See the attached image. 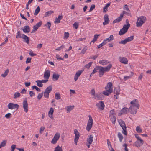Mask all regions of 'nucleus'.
I'll return each mask as SVG.
<instances>
[{"label": "nucleus", "instance_id": "obj_1", "mask_svg": "<svg viewBox=\"0 0 151 151\" xmlns=\"http://www.w3.org/2000/svg\"><path fill=\"white\" fill-rule=\"evenodd\" d=\"M112 66L111 64H109L106 67H103L101 66H97L94 68L93 72L90 74V76H92L95 73L98 72L99 76L101 77L104 75L105 72L108 71L110 70Z\"/></svg>", "mask_w": 151, "mask_h": 151}, {"label": "nucleus", "instance_id": "obj_2", "mask_svg": "<svg viewBox=\"0 0 151 151\" xmlns=\"http://www.w3.org/2000/svg\"><path fill=\"white\" fill-rule=\"evenodd\" d=\"M146 20V17L143 16H141L138 18L136 22V26L137 27L141 26Z\"/></svg>", "mask_w": 151, "mask_h": 151}, {"label": "nucleus", "instance_id": "obj_3", "mask_svg": "<svg viewBox=\"0 0 151 151\" xmlns=\"http://www.w3.org/2000/svg\"><path fill=\"white\" fill-rule=\"evenodd\" d=\"M118 122L123 129V130L122 131V133L125 135H127V127H126L124 122L122 119H120L118 121Z\"/></svg>", "mask_w": 151, "mask_h": 151}, {"label": "nucleus", "instance_id": "obj_4", "mask_svg": "<svg viewBox=\"0 0 151 151\" xmlns=\"http://www.w3.org/2000/svg\"><path fill=\"white\" fill-rule=\"evenodd\" d=\"M89 120L87 123V126L86 127V130L89 131L92 127L93 124V120L91 116L89 115Z\"/></svg>", "mask_w": 151, "mask_h": 151}, {"label": "nucleus", "instance_id": "obj_5", "mask_svg": "<svg viewBox=\"0 0 151 151\" xmlns=\"http://www.w3.org/2000/svg\"><path fill=\"white\" fill-rule=\"evenodd\" d=\"M74 134H75V138L74 139L75 144L76 145L80 136V134L79 132L76 129H75L74 130Z\"/></svg>", "mask_w": 151, "mask_h": 151}, {"label": "nucleus", "instance_id": "obj_6", "mask_svg": "<svg viewBox=\"0 0 151 151\" xmlns=\"http://www.w3.org/2000/svg\"><path fill=\"white\" fill-rule=\"evenodd\" d=\"M19 106L18 104L11 103H9L8 105V108L11 109H16L17 110Z\"/></svg>", "mask_w": 151, "mask_h": 151}, {"label": "nucleus", "instance_id": "obj_7", "mask_svg": "<svg viewBox=\"0 0 151 151\" xmlns=\"http://www.w3.org/2000/svg\"><path fill=\"white\" fill-rule=\"evenodd\" d=\"M134 36H132L129 37L123 40H122L119 42V44H122L123 45H125L129 42H130L132 41L134 39Z\"/></svg>", "mask_w": 151, "mask_h": 151}, {"label": "nucleus", "instance_id": "obj_8", "mask_svg": "<svg viewBox=\"0 0 151 151\" xmlns=\"http://www.w3.org/2000/svg\"><path fill=\"white\" fill-rule=\"evenodd\" d=\"M22 104L24 110L26 113H27L28 110V104L26 98L23 100Z\"/></svg>", "mask_w": 151, "mask_h": 151}, {"label": "nucleus", "instance_id": "obj_9", "mask_svg": "<svg viewBox=\"0 0 151 151\" xmlns=\"http://www.w3.org/2000/svg\"><path fill=\"white\" fill-rule=\"evenodd\" d=\"M129 112V109L126 107L122 108L119 112L118 116H120L123 114H127Z\"/></svg>", "mask_w": 151, "mask_h": 151}, {"label": "nucleus", "instance_id": "obj_10", "mask_svg": "<svg viewBox=\"0 0 151 151\" xmlns=\"http://www.w3.org/2000/svg\"><path fill=\"white\" fill-rule=\"evenodd\" d=\"M96 106L99 109L102 111L104 109L105 105L103 101H100L96 104Z\"/></svg>", "mask_w": 151, "mask_h": 151}, {"label": "nucleus", "instance_id": "obj_11", "mask_svg": "<svg viewBox=\"0 0 151 151\" xmlns=\"http://www.w3.org/2000/svg\"><path fill=\"white\" fill-rule=\"evenodd\" d=\"M132 105H134V107L139 109V101L137 99H135L130 102Z\"/></svg>", "mask_w": 151, "mask_h": 151}, {"label": "nucleus", "instance_id": "obj_12", "mask_svg": "<svg viewBox=\"0 0 151 151\" xmlns=\"http://www.w3.org/2000/svg\"><path fill=\"white\" fill-rule=\"evenodd\" d=\"M129 28L123 26V28L120 29L119 32V35H122L125 34Z\"/></svg>", "mask_w": 151, "mask_h": 151}, {"label": "nucleus", "instance_id": "obj_13", "mask_svg": "<svg viewBox=\"0 0 151 151\" xmlns=\"http://www.w3.org/2000/svg\"><path fill=\"white\" fill-rule=\"evenodd\" d=\"M134 105H131L129 108V112L132 114H135L137 112V108L134 107Z\"/></svg>", "mask_w": 151, "mask_h": 151}, {"label": "nucleus", "instance_id": "obj_14", "mask_svg": "<svg viewBox=\"0 0 151 151\" xmlns=\"http://www.w3.org/2000/svg\"><path fill=\"white\" fill-rule=\"evenodd\" d=\"M93 98L97 100H102L104 98V97L102 94L101 93H96Z\"/></svg>", "mask_w": 151, "mask_h": 151}, {"label": "nucleus", "instance_id": "obj_15", "mask_svg": "<svg viewBox=\"0 0 151 151\" xmlns=\"http://www.w3.org/2000/svg\"><path fill=\"white\" fill-rule=\"evenodd\" d=\"M144 143L143 140L141 139L137 140L135 142L134 144L135 146L137 147H140Z\"/></svg>", "mask_w": 151, "mask_h": 151}, {"label": "nucleus", "instance_id": "obj_16", "mask_svg": "<svg viewBox=\"0 0 151 151\" xmlns=\"http://www.w3.org/2000/svg\"><path fill=\"white\" fill-rule=\"evenodd\" d=\"M104 21L103 23L104 25H106L109 23L110 20L107 14H105L104 15Z\"/></svg>", "mask_w": 151, "mask_h": 151}, {"label": "nucleus", "instance_id": "obj_17", "mask_svg": "<svg viewBox=\"0 0 151 151\" xmlns=\"http://www.w3.org/2000/svg\"><path fill=\"white\" fill-rule=\"evenodd\" d=\"M120 91V88H114V96L116 99H118V95L119 94Z\"/></svg>", "mask_w": 151, "mask_h": 151}, {"label": "nucleus", "instance_id": "obj_18", "mask_svg": "<svg viewBox=\"0 0 151 151\" xmlns=\"http://www.w3.org/2000/svg\"><path fill=\"white\" fill-rule=\"evenodd\" d=\"M119 61L122 63L127 64L128 63V60L125 57H119Z\"/></svg>", "mask_w": 151, "mask_h": 151}, {"label": "nucleus", "instance_id": "obj_19", "mask_svg": "<svg viewBox=\"0 0 151 151\" xmlns=\"http://www.w3.org/2000/svg\"><path fill=\"white\" fill-rule=\"evenodd\" d=\"M74 105L68 106L66 107L65 109L67 111V113H70V112L74 109Z\"/></svg>", "mask_w": 151, "mask_h": 151}, {"label": "nucleus", "instance_id": "obj_20", "mask_svg": "<svg viewBox=\"0 0 151 151\" xmlns=\"http://www.w3.org/2000/svg\"><path fill=\"white\" fill-rule=\"evenodd\" d=\"M123 18V14H121L120 15V16L118 17L116 19L114 20L113 21V23H118L120 21L122 20V19Z\"/></svg>", "mask_w": 151, "mask_h": 151}, {"label": "nucleus", "instance_id": "obj_21", "mask_svg": "<svg viewBox=\"0 0 151 151\" xmlns=\"http://www.w3.org/2000/svg\"><path fill=\"white\" fill-rule=\"evenodd\" d=\"M50 76V72L49 70H47L44 72V78L45 79H48Z\"/></svg>", "mask_w": 151, "mask_h": 151}, {"label": "nucleus", "instance_id": "obj_22", "mask_svg": "<svg viewBox=\"0 0 151 151\" xmlns=\"http://www.w3.org/2000/svg\"><path fill=\"white\" fill-rule=\"evenodd\" d=\"M112 85L111 82H109L107 85V86L105 87V88L106 89H107L109 90V89L111 90V91H112L113 89L112 88Z\"/></svg>", "mask_w": 151, "mask_h": 151}, {"label": "nucleus", "instance_id": "obj_23", "mask_svg": "<svg viewBox=\"0 0 151 151\" xmlns=\"http://www.w3.org/2000/svg\"><path fill=\"white\" fill-rule=\"evenodd\" d=\"M23 31L24 33H28L30 31L29 27V26H26L24 27L23 29Z\"/></svg>", "mask_w": 151, "mask_h": 151}, {"label": "nucleus", "instance_id": "obj_24", "mask_svg": "<svg viewBox=\"0 0 151 151\" xmlns=\"http://www.w3.org/2000/svg\"><path fill=\"white\" fill-rule=\"evenodd\" d=\"M23 39H24L25 42L27 44H28L29 42V38L26 35L24 34H22V37Z\"/></svg>", "mask_w": 151, "mask_h": 151}, {"label": "nucleus", "instance_id": "obj_25", "mask_svg": "<svg viewBox=\"0 0 151 151\" xmlns=\"http://www.w3.org/2000/svg\"><path fill=\"white\" fill-rule=\"evenodd\" d=\"M106 90V91H103V94L105 95L108 96L112 92V91H111L110 89H109V90L107 89Z\"/></svg>", "mask_w": 151, "mask_h": 151}, {"label": "nucleus", "instance_id": "obj_26", "mask_svg": "<svg viewBox=\"0 0 151 151\" xmlns=\"http://www.w3.org/2000/svg\"><path fill=\"white\" fill-rule=\"evenodd\" d=\"M54 112V110L52 108H51L50 109V111L48 112V116L51 118H52V115Z\"/></svg>", "mask_w": 151, "mask_h": 151}, {"label": "nucleus", "instance_id": "obj_27", "mask_svg": "<svg viewBox=\"0 0 151 151\" xmlns=\"http://www.w3.org/2000/svg\"><path fill=\"white\" fill-rule=\"evenodd\" d=\"M100 35V34L95 35H94V38L93 39V40L90 43V44H91L92 42L93 43H94L97 40V39L98 38V37Z\"/></svg>", "mask_w": 151, "mask_h": 151}, {"label": "nucleus", "instance_id": "obj_28", "mask_svg": "<svg viewBox=\"0 0 151 151\" xmlns=\"http://www.w3.org/2000/svg\"><path fill=\"white\" fill-rule=\"evenodd\" d=\"M108 63L106 60H102L99 61V63L102 65H104L107 64Z\"/></svg>", "mask_w": 151, "mask_h": 151}, {"label": "nucleus", "instance_id": "obj_29", "mask_svg": "<svg viewBox=\"0 0 151 151\" xmlns=\"http://www.w3.org/2000/svg\"><path fill=\"white\" fill-rule=\"evenodd\" d=\"M93 137L92 135H90L89 136V138L87 139V141L90 144H91L93 141Z\"/></svg>", "mask_w": 151, "mask_h": 151}, {"label": "nucleus", "instance_id": "obj_30", "mask_svg": "<svg viewBox=\"0 0 151 151\" xmlns=\"http://www.w3.org/2000/svg\"><path fill=\"white\" fill-rule=\"evenodd\" d=\"M110 119L113 124H115L116 119V117L115 116H109Z\"/></svg>", "mask_w": 151, "mask_h": 151}, {"label": "nucleus", "instance_id": "obj_31", "mask_svg": "<svg viewBox=\"0 0 151 151\" xmlns=\"http://www.w3.org/2000/svg\"><path fill=\"white\" fill-rule=\"evenodd\" d=\"M42 24V21H40L39 22L37 23L35 25L33 26V27L35 29L37 30L38 28Z\"/></svg>", "mask_w": 151, "mask_h": 151}, {"label": "nucleus", "instance_id": "obj_32", "mask_svg": "<svg viewBox=\"0 0 151 151\" xmlns=\"http://www.w3.org/2000/svg\"><path fill=\"white\" fill-rule=\"evenodd\" d=\"M118 137L119 138L120 142H122L123 139V137L120 132L118 133Z\"/></svg>", "mask_w": 151, "mask_h": 151}, {"label": "nucleus", "instance_id": "obj_33", "mask_svg": "<svg viewBox=\"0 0 151 151\" xmlns=\"http://www.w3.org/2000/svg\"><path fill=\"white\" fill-rule=\"evenodd\" d=\"M57 142V133H56L53 138L52 141L51 142L53 144H55Z\"/></svg>", "mask_w": 151, "mask_h": 151}, {"label": "nucleus", "instance_id": "obj_34", "mask_svg": "<svg viewBox=\"0 0 151 151\" xmlns=\"http://www.w3.org/2000/svg\"><path fill=\"white\" fill-rule=\"evenodd\" d=\"M52 90V87L51 86L48 87L45 90V91L50 93Z\"/></svg>", "mask_w": 151, "mask_h": 151}, {"label": "nucleus", "instance_id": "obj_35", "mask_svg": "<svg viewBox=\"0 0 151 151\" xmlns=\"http://www.w3.org/2000/svg\"><path fill=\"white\" fill-rule=\"evenodd\" d=\"M110 3H109L107 4L103 8V11L104 12H106L107 11V8L109 7L110 6Z\"/></svg>", "mask_w": 151, "mask_h": 151}, {"label": "nucleus", "instance_id": "obj_36", "mask_svg": "<svg viewBox=\"0 0 151 151\" xmlns=\"http://www.w3.org/2000/svg\"><path fill=\"white\" fill-rule=\"evenodd\" d=\"M114 39V36L113 35H111L108 38H106L105 40H106V42H110L113 40Z\"/></svg>", "mask_w": 151, "mask_h": 151}, {"label": "nucleus", "instance_id": "obj_37", "mask_svg": "<svg viewBox=\"0 0 151 151\" xmlns=\"http://www.w3.org/2000/svg\"><path fill=\"white\" fill-rule=\"evenodd\" d=\"M37 83V86L39 87H42L43 86V84L41 81V80H37L36 81Z\"/></svg>", "mask_w": 151, "mask_h": 151}, {"label": "nucleus", "instance_id": "obj_38", "mask_svg": "<svg viewBox=\"0 0 151 151\" xmlns=\"http://www.w3.org/2000/svg\"><path fill=\"white\" fill-rule=\"evenodd\" d=\"M9 72V69H7L3 74H1V76L3 77H5L8 75V74Z\"/></svg>", "mask_w": 151, "mask_h": 151}, {"label": "nucleus", "instance_id": "obj_39", "mask_svg": "<svg viewBox=\"0 0 151 151\" xmlns=\"http://www.w3.org/2000/svg\"><path fill=\"white\" fill-rule=\"evenodd\" d=\"M40 10V8L39 6H38L35 10L34 15H37L39 12Z\"/></svg>", "mask_w": 151, "mask_h": 151}, {"label": "nucleus", "instance_id": "obj_40", "mask_svg": "<svg viewBox=\"0 0 151 151\" xmlns=\"http://www.w3.org/2000/svg\"><path fill=\"white\" fill-rule=\"evenodd\" d=\"M83 70H81L78 71H77L75 75H76V76L79 77V76H80V75L83 72Z\"/></svg>", "mask_w": 151, "mask_h": 151}, {"label": "nucleus", "instance_id": "obj_41", "mask_svg": "<svg viewBox=\"0 0 151 151\" xmlns=\"http://www.w3.org/2000/svg\"><path fill=\"white\" fill-rule=\"evenodd\" d=\"M131 76H125L124 77V79L125 81L130 78L133 75V73L132 72H131Z\"/></svg>", "mask_w": 151, "mask_h": 151}, {"label": "nucleus", "instance_id": "obj_42", "mask_svg": "<svg viewBox=\"0 0 151 151\" xmlns=\"http://www.w3.org/2000/svg\"><path fill=\"white\" fill-rule=\"evenodd\" d=\"M22 34H20L19 31L17 34L16 37L17 38H20L22 37Z\"/></svg>", "mask_w": 151, "mask_h": 151}, {"label": "nucleus", "instance_id": "obj_43", "mask_svg": "<svg viewBox=\"0 0 151 151\" xmlns=\"http://www.w3.org/2000/svg\"><path fill=\"white\" fill-rule=\"evenodd\" d=\"M136 131L138 133H141L142 131V129L139 126H137L136 128Z\"/></svg>", "mask_w": 151, "mask_h": 151}, {"label": "nucleus", "instance_id": "obj_44", "mask_svg": "<svg viewBox=\"0 0 151 151\" xmlns=\"http://www.w3.org/2000/svg\"><path fill=\"white\" fill-rule=\"evenodd\" d=\"M14 99H16L17 98L19 97L20 96V94L19 92H15L14 95Z\"/></svg>", "mask_w": 151, "mask_h": 151}, {"label": "nucleus", "instance_id": "obj_45", "mask_svg": "<svg viewBox=\"0 0 151 151\" xmlns=\"http://www.w3.org/2000/svg\"><path fill=\"white\" fill-rule=\"evenodd\" d=\"M87 50V47L86 46L85 47L83 48L81 51V53L84 54L86 52V50Z\"/></svg>", "mask_w": 151, "mask_h": 151}, {"label": "nucleus", "instance_id": "obj_46", "mask_svg": "<svg viewBox=\"0 0 151 151\" xmlns=\"http://www.w3.org/2000/svg\"><path fill=\"white\" fill-rule=\"evenodd\" d=\"M53 11H51L47 12L45 14V17H46L49 16V15H51V14L52 13H53Z\"/></svg>", "mask_w": 151, "mask_h": 151}, {"label": "nucleus", "instance_id": "obj_47", "mask_svg": "<svg viewBox=\"0 0 151 151\" xmlns=\"http://www.w3.org/2000/svg\"><path fill=\"white\" fill-rule=\"evenodd\" d=\"M73 26L75 27V29H77L78 27L79 24L78 22H76L73 24Z\"/></svg>", "mask_w": 151, "mask_h": 151}, {"label": "nucleus", "instance_id": "obj_48", "mask_svg": "<svg viewBox=\"0 0 151 151\" xmlns=\"http://www.w3.org/2000/svg\"><path fill=\"white\" fill-rule=\"evenodd\" d=\"M69 36V34L68 32H65L64 33V39H68Z\"/></svg>", "mask_w": 151, "mask_h": 151}, {"label": "nucleus", "instance_id": "obj_49", "mask_svg": "<svg viewBox=\"0 0 151 151\" xmlns=\"http://www.w3.org/2000/svg\"><path fill=\"white\" fill-rule=\"evenodd\" d=\"M63 16L62 15H59L57 18V23L60 22V20L62 19Z\"/></svg>", "mask_w": 151, "mask_h": 151}, {"label": "nucleus", "instance_id": "obj_50", "mask_svg": "<svg viewBox=\"0 0 151 151\" xmlns=\"http://www.w3.org/2000/svg\"><path fill=\"white\" fill-rule=\"evenodd\" d=\"M92 63L93 62H89L85 65V67L88 69L90 67Z\"/></svg>", "mask_w": 151, "mask_h": 151}, {"label": "nucleus", "instance_id": "obj_51", "mask_svg": "<svg viewBox=\"0 0 151 151\" xmlns=\"http://www.w3.org/2000/svg\"><path fill=\"white\" fill-rule=\"evenodd\" d=\"M32 88L33 89H35L38 92H40L41 91L40 89L35 86H32Z\"/></svg>", "mask_w": 151, "mask_h": 151}, {"label": "nucleus", "instance_id": "obj_52", "mask_svg": "<svg viewBox=\"0 0 151 151\" xmlns=\"http://www.w3.org/2000/svg\"><path fill=\"white\" fill-rule=\"evenodd\" d=\"M126 23L127 24H124V26L129 28L130 26V24L129 23L128 19H127L126 20Z\"/></svg>", "mask_w": 151, "mask_h": 151}, {"label": "nucleus", "instance_id": "obj_53", "mask_svg": "<svg viewBox=\"0 0 151 151\" xmlns=\"http://www.w3.org/2000/svg\"><path fill=\"white\" fill-rule=\"evenodd\" d=\"M114 110H111L110 111V114H109V116H115L116 114L114 113Z\"/></svg>", "mask_w": 151, "mask_h": 151}, {"label": "nucleus", "instance_id": "obj_54", "mask_svg": "<svg viewBox=\"0 0 151 151\" xmlns=\"http://www.w3.org/2000/svg\"><path fill=\"white\" fill-rule=\"evenodd\" d=\"M95 7V5L93 4L91 5V6L90 10H89V12H91L92 11Z\"/></svg>", "mask_w": 151, "mask_h": 151}, {"label": "nucleus", "instance_id": "obj_55", "mask_svg": "<svg viewBox=\"0 0 151 151\" xmlns=\"http://www.w3.org/2000/svg\"><path fill=\"white\" fill-rule=\"evenodd\" d=\"M49 93L45 91L44 94V96L46 98H48L49 97Z\"/></svg>", "mask_w": 151, "mask_h": 151}, {"label": "nucleus", "instance_id": "obj_56", "mask_svg": "<svg viewBox=\"0 0 151 151\" xmlns=\"http://www.w3.org/2000/svg\"><path fill=\"white\" fill-rule=\"evenodd\" d=\"M6 141L4 140V141H3L2 142H1L0 145H1L2 147H4L6 145Z\"/></svg>", "mask_w": 151, "mask_h": 151}, {"label": "nucleus", "instance_id": "obj_57", "mask_svg": "<svg viewBox=\"0 0 151 151\" xmlns=\"http://www.w3.org/2000/svg\"><path fill=\"white\" fill-rule=\"evenodd\" d=\"M91 93L92 95L94 96L95 95V90L94 89H92L91 91Z\"/></svg>", "mask_w": 151, "mask_h": 151}, {"label": "nucleus", "instance_id": "obj_58", "mask_svg": "<svg viewBox=\"0 0 151 151\" xmlns=\"http://www.w3.org/2000/svg\"><path fill=\"white\" fill-rule=\"evenodd\" d=\"M43 95V93L42 92L41 93H39L37 96V98L38 99H40L42 97Z\"/></svg>", "mask_w": 151, "mask_h": 151}, {"label": "nucleus", "instance_id": "obj_59", "mask_svg": "<svg viewBox=\"0 0 151 151\" xmlns=\"http://www.w3.org/2000/svg\"><path fill=\"white\" fill-rule=\"evenodd\" d=\"M31 58L28 57L27 58L26 63V64L29 63L31 62Z\"/></svg>", "mask_w": 151, "mask_h": 151}, {"label": "nucleus", "instance_id": "obj_60", "mask_svg": "<svg viewBox=\"0 0 151 151\" xmlns=\"http://www.w3.org/2000/svg\"><path fill=\"white\" fill-rule=\"evenodd\" d=\"M11 114L10 113H8L6 114L5 115V117L7 118L8 119L10 118L11 116Z\"/></svg>", "mask_w": 151, "mask_h": 151}, {"label": "nucleus", "instance_id": "obj_61", "mask_svg": "<svg viewBox=\"0 0 151 151\" xmlns=\"http://www.w3.org/2000/svg\"><path fill=\"white\" fill-rule=\"evenodd\" d=\"M52 79L54 81L57 80V74L56 73L54 74L53 75Z\"/></svg>", "mask_w": 151, "mask_h": 151}, {"label": "nucleus", "instance_id": "obj_62", "mask_svg": "<svg viewBox=\"0 0 151 151\" xmlns=\"http://www.w3.org/2000/svg\"><path fill=\"white\" fill-rule=\"evenodd\" d=\"M57 151H63L62 147H60L58 145H57Z\"/></svg>", "mask_w": 151, "mask_h": 151}, {"label": "nucleus", "instance_id": "obj_63", "mask_svg": "<svg viewBox=\"0 0 151 151\" xmlns=\"http://www.w3.org/2000/svg\"><path fill=\"white\" fill-rule=\"evenodd\" d=\"M29 94L31 97H32L35 95V93L32 91H30Z\"/></svg>", "mask_w": 151, "mask_h": 151}, {"label": "nucleus", "instance_id": "obj_64", "mask_svg": "<svg viewBox=\"0 0 151 151\" xmlns=\"http://www.w3.org/2000/svg\"><path fill=\"white\" fill-rule=\"evenodd\" d=\"M128 6L127 5H124V10H127V11H129L130 10L129 9L128 7Z\"/></svg>", "mask_w": 151, "mask_h": 151}]
</instances>
